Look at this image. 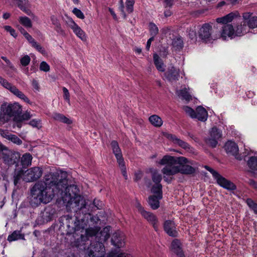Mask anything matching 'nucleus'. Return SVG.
<instances>
[{
	"label": "nucleus",
	"instance_id": "obj_59",
	"mask_svg": "<svg viewBox=\"0 0 257 257\" xmlns=\"http://www.w3.org/2000/svg\"><path fill=\"white\" fill-rule=\"evenodd\" d=\"M1 58L4 60L6 63L7 64H8V65L12 69V70H15V68L14 67V66H13V65L11 63V62L9 60H8L6 57H4V56H2L1 57Z\"/></svg>",
	"mask_w": 257,
	"mask_h": 257
},
{
	"label": "nucleus",
	"instance_id": "obj_37",
	"mask_svg": "<svg viewBox=\"0 0 257 257\" xmlns=\"http://www.w3.org/2000/svg\"><path fill=\"white\" fill-rule=\"evenodd\" d=\"M172 45L176 50H180L183 47V42L182 38L177 37L173 39Z\"/></svg>",
	"mask_w": 257,
	"mask_h": 257
},
{
	"label": "nucleus",
	"instance_id": "obj_42",
	"mask_svg": "<svg viewBox=\"0 0 257 257\" xmlns=\"http://www.w3.org/2000/svg\"><path fill=\"white\" fill-rule=\"evenodd\" d=\"M246 202L250 209L252 210L255 214H257V204L250 198L247 199Z\"/></svg>",
	"mask_w": 257,
	"mask_h": 257
},
{
	"label": "nucleus",
	"instance_id": "obj_18",
	"mask_svg": "<svg viewBox=\"0 0 257 257\" xmlns=\"http://www.w3.org/2000/svg\"><path fill=\"white\" fill-rule=\"evenodd\" d=\"M165 136L167 138L172 141L174 144L178 145L184 149H188L190 148V145L187 143L180 139L174 135L167 134Z\"/></svg>",
	"mask_w": 257,
	"mask_h": 257
},
{
	"label": "nucleus",
	"instance_id": "obj_8",
	"mask_svg": "<svg viewBox=\"0 0 257 257\" xmlns=\"http://www.w3.org/2000/svg\"><path fill=\"white\" fill-rule=\"evenodd\" d=\"M43 170L38 167H32L25 171L24 180L27 182H31L37 180L42 175Z\"/></svg>",
	"mask_w": 257,
	"mask_h": 257
},
{
	"label": "nucleus",
	"instance_id": "obj_11",
	"mask_svg": "<svg viewBox=\"0 0 257 257\" xmlns=\"http://www.w3.org/2000/svg\"><path fill=\"white\" fill-rule=\"evenodd\" d=\"M137 207L142 215L153 225L155 230L157 231L158 230V224L156 216L152 213L145 210L140 204L138 205Z\"/></svg>",
	"mask_w": 257,
	"mask_h": 257
},
{
	"label": "nucleus",
	"instance_id": "obj_13",
	"mask_svg": "<svg viewBox=\"0 0 257 257\" xmlns=\"http://www.w3.org/2000/svg\"><path fill=\"white\" fill-rule=\"evenodd\" d=\"M243 21L248 29L257 27V16H253L252 13H244L242 14Z\"/></svg>",
	"mask_w": 257,
	"mask_h": 257
},
{
	"label": "nucleus",
	"instance_id": "obj_44",
	"mask_svg": "<svg viewBox=\"0 0 257 257\" xmlns=\"http://www.w3.org/2000/svg\"><path fill=\"white\" fill-rule=\"evenodd\" d=\"M8 140L11 141L17 145H19L22 144V141L19 138H18L17 136L12 134H10Z\"/></svg>",
	"mask_w": 257,
	"mask_h": 257
},
{
	"label": "nucleus",
	"instance_id": "obj_22",
	"mask_svg": "<svg viewBox=\"0 0 257 257\" xmlns=\"http://www.w3.org/2000/svg\"><path fill=\"white\" fill-rule=\"evenodd\" d=\"M226 153L228 154L236 156L238 152V148L237 144L232 141H228L224 146Z\"/></svg>",
	"mask_w": 257,
	"mask_h": 257
},
{
	"label": "nucleus",
	"instance_id": "obj_29",
	"mask_svg": "<svg viewBox=\"0 0 257 257\" xmlns=\"http://www.w3.org/2000/svg\"><path fill=\"white\" fill-rule=\"evenodd\" d=\"M24 171L22 168L16 169L14 174V183L17 186L20 183L21 179L23 175L24 176Z\"/></svg>",
	"mask_w": 257,
	"mask_h": 257
},
{
	"label": "nucleus",
	"instance_id": "obj_27",
	"mask_svg": "<svg viewBox=\"0 0 257 257\" xmlns=\"http://www.w3.org/2000/svg\"><path fill=\"white\" fill-rule=\"evenodd\" d=\"M236 16L235 14L230 13L224 17L217 18L216 22L218 23L227 25L228 23L232 21Z\"/></svg>",
	"mask_w": 257,
	"mask_h": 257
},
{
	"label": "nucleus",
	"instance_id": "obj_2",
	"mask_svg": "<svg viewBox=\"0 0 257 257\" xmlns=\"http://www.w3.org/2000/svg\"><path fill=\"white\" fill-rule=\"evenodd\" d=\"M45 176V181H38L31 188V203L32 206H38L41 203L47 204L51 202L55 195H62L65 187L66 181L59 179V176L51 175V178Z\"/></svg>",
	"mask_w": 257,
	"mask_h": 257
},
{
	"label": "nucleus",
	"instance_id": "obj_54",
	"mask_svg": "<svg viewBox=\"0 0 257 257\" xmlns=\"http://www.w3.org/2000/svg\"><path fill=\"white\" fill-rule=\"evenodd\" d=\"M62 90L64 93V99L70 104V94L68 90L65 87H63Z\"/></svg>",
	"mask_w": 257,
	"mask_h": 257
},
{
	"label": "nucleus",
	"instance_id": "obj_43",
	"mask_svg": "<svg viewBox=\"0 0 257 257\" xmlns=\"http://www.w3.org/2000/svg\"><path fill=\"white\" fill-rule=\"evenodd\" d=\"M126 9L128 13H131L134 10V5L135 0H126Z\"/></svg>",
	"mask_w": 257,
	"mask_h": 257
},
{
	"label": "nucleus",
	"instance_id": "obj_21",
	"mask_svg": "<svg viewBox=\"0 0 257 257\" xmlns=\"http://www.w3.org/2000/svg\"><path fill=\"white\" fill-rule=\"evenodd\" d=\"M239 19L238 24L236 26L235 29L236 36H241L249 31L248 27L243 20L240 18Z\"/></svg>",
	"mask_w": 257,
	"mask_h": 257
},
{
	"label": "nucleus",
	"instance_id": "obj_45",
	"mask_svg": "<svg viewBox=\"0 0 257 257\" xmlns=\"http://www.w3.org/2000/svg\"><path fill=\"white\" fill-rule=\"evenodd\" d=\"M183 109L186 114L189 115L191 117L195 118V111L194 109L188 106H184L183 107Z\"/></svg>",
	"mask_w": 257,
	"mask_h": 257
},
{
	"label": "nucleus",
	"instance_id": "obj_31",
	"mask_svg": "<svg viewBox=\"0 0 257 257\" xmlns=\"http://www.w3.org/2000/svg\"><path fill=\"white\" fill-rule=\"evenodd\" d=\"M53 118L56 120L63 122L67 124H70L72 122V120H71L69 118H67L63 114L59 113H54Z\"/></svg>",
	"mask_w": 257,
	"mask_h": 257
},
{
	"label": "nucleus",
	"instance_id": "obj_17",
	"mask_svg": "<svg viewBox=\"0 0 257 257\" xmlns=\"http://www.w3.org/2000/svg\"><path fill=\"white\" fill-rule=\"evenodd\" d=\"M111 242L116 247H122L124 243L123 233L119 231L114 232L111 237Z\"/></svg>",
	"mask_w": 257,
	"mask_h": 257
},
{
	"label": "nucleus",
	"instance_id": "obj_20",
	"mask_svg": "<svg viewBox=\"0 0 257 257\" xmlns=\"http://www.w3.org/2000/svg\"><path fill=\"white\" fill-rule=\"evenodd\" d=\"M181 242L177 239H174L171 243V248L172 251L174 252L177 257H183L184 253L181 246Z\"/></svg>",
	"mask_w": 257,
	"mask_h": 257
},
{
	"label": "nucleus",
	"instance_id": "obj_33",
	"mask_svg": "<svg viewBox=\"0 0 257 257\" xmlns=\"http://www.w3.org/2000/svg\"><path fill=\"white\" fill-rule=\"evenodd\" d=\"M24 235L20 231H15L8 237V240L10 242L18 239H24Z\"/></svg>",
	"mask_w": 257,
	"mask_h": 257
},
{
	"label": "nucleus",
	"instance_id": "obj_28",
	"mask_svg": "<svg viewBox=\"0 0 257 257\" xmlns=\"http://www.w3.org/2000/svg\"><path fill=\"white\" fill-rule=\"evenodd\" d=\"M153 59L154 64L156 67L157 69L161 72H164L165 71V66L162 60L160 58L159 56L157 54H154L153 55Z\"/></svg>",
	"mask_w": 257,
	"mask_h": 257
},
{
	"label": "nucleus",
	"instance_id": "obj_12",
	"mask_svg": "<svg viewBox=\"0 0 257 257\" xmlns=\"http://www.w3.org/2000/svg\"><path fill=\"white\" fill-rule=\"evenodd\" d=\"M20 159L21 154L18 152H10L8 154H4L3 157L5 164L10 166L15 165L16 167L19 166Z\"/></svg>",
	"mask_w": 257,
	"mask_h": 257
},
{
	"label": "nucleus",
	"instance_id": "obj_14",
	"mask_svg": "<svg viewBox=\"0 0 257 257\" xmlns=\"http://www.w3.org/2000/svg\"><path fill=\"white\" fill-rule=\"evenodd\" d=\"M220 36L223 40H225L227 37H235L236 35L233 26L231 24L224 25L222 27Z\"/></svg>",
	"mask_w": 257,
	"mask_h": 257
},
{
	"label": "nucleus",
	"instance_id": "obj_52",
	"mask_svg": "<svg viewBox=\"0 0 257 257\" xmlns=\"http://www.w3.org/2000/svg\"><path fill=\"white\" fill-rule=\"evenodd\" d=\"M92 205L95 207L97 209H101L103 206V203L99 200L95 199H94Z\"/></svg>",
	"mask_w": 257,
	"mask_h": 257
},
{
	"label": "nucleus",
	"instance_id": "obj_38",
	"mask_svg": "<svg viewBox=\"0 0 257 257\" xmlns=\"http://www.w3.org/2000/svg\"><path fill=\"white\" fill-rule=\"evenodd\" d=\"M20 23L26 28H30L32 27L31 20L27 17H21L19 18Z\"/></svg>",
	"mask_w": 257,
	"mask_h": 257
},
{
	"label": "nucleus",
	"instance_id": "obj_60",
	"mask_svg": "<svg viewBox=\"0 0 257 257\" xmlns=\"http://www.w3.org/2000/svg\"><path fill=\"white\" fill-rule=\"evenodd\" d=\"M32 85L33 87V88L37 90V91H39V83L38 82V81L35 79H33V81H32Z\"/></svg>",
	"mask_w": 257,
	"mask_h": 257
},
{
	"label": "nucleus",
	"instance_id": "obj_24",
	"mask_svg": "<svg viewBox=\"0 0 257 257\" xmlns=\"http://www.w3.org/2000/svg\"><path fill=\"white\" fill-rule=\"evenodd\" d=\"M195 115V118H197L202 121H205L207 119L208 113L203 107L199 106L196 109Z\"/></svg>",
	"mask_w": 257,
	"mask_h": 257
},
{
	"label": "nucleus",
	"instance_id": "obj_51",
	"mask_svg": "<svg viewBox=\"0 0 257 257\" xmlns=\"http://www.w3.org/2000/svg\"><path fill=\"white\" fill-rule=\"evenodd\" d=\"M40 69L42 71L47 72L50 71V66L45 61H42L40 65Z\"/></svg>",
	"mask_w": 257,
	"mask_h": 257
},
{
	"label": "nucleus",
	"instance_id": "obj_64",
	"mask_svg": "<svg viewBox=\"0 0 257 257\" xmlns=\"http://www.w3.org/2000/svg\"><path fill=\"white\" fill-rule=\"evenodd\" d=\"M248 184L254 188H257V182L252 179H249Z\"/></svg>",
	"mask_w": 257,
	"mask_h": 257
},
{
	"label": "nucleus",
	"instance_id": "obj_55",
	"mask_svg": "<svg viewBox=\"0 0 257 257\" xmlns=\"http://www.w3.org/2000/svg\"><path fill=\"white\" fill-rule=\"evenodd\" d=\"M32 47H34L38 51L40 52L42 54L45 53V49L38 43L35 42V44H34L32 45Z\"/></svg>",
	"mask_w": 257,
	"mask_h": 257
},
{
	"label": "nucleus",
	"instance_id": "obj_26",
	"mask_svg": "<svg viewBox=\"0 0 257 257\" xmlns=\"http://www.w3.org/2000/svg\"><path fill=\"white\" fill-rule=\"evenodd\" d=\"M20 159L21 164L22 166V169H26L31 165L32 156L29 153H26L23 155Z\"/></svg>",
	"mask_w": 257,
	"mask_h": 257
},
{
	"label": "nucleus",
	"instance_id": "obj_61",
	"mask_svg": "<svg viewBox=\"0 0 257 257\" xmlns=\"http://www.w3.org/2000/svg\"><path fill=\"white\" fill-rule=\"evenodd\" d=\"M51 20L53 25H54L56 26H59V24L60 23L58 19L55 16H52L51 17Z\"/></svg>",
	"mask_w": 257,
	"mask_h": 257
},
{
	"label": "nucleus",
	"instance_id": "obj_56",
	"mask_svg": "<svg viewBox=\"0 0 257 257\" xmlns=\"http://www.w3.org/2000/svg\"><path fill=\"white\" fill-rule=\"evenodd\" d=\"M11 133H10L8 131L4 130L2 129H0V135L3 137L7 140H8L9 136Z\"/></svg>",
	"mask_w": 257,
	"mask_h": 257
},
{
	"label": "nucleus",
	"instance_id": "obj_36",
	"mask_svg": "<svg viewBox=\"0 0 257 257\" xmlns=\"http://www.w3.org/2000/svg\"><path fill=\"white\" fill-rule=\"evenodd\" d=\"M247 165L251 170L257 171V157H250L247 161Z\"/></svg>",
	"mask_w": 257,
	"mask_h": 257
},
{
	"label": "nucleus",
	"instance_id": "obj_6",
	"mask_svg": "<svg viewBox=\"0 0 257 257\" xmlns=\"http://www.w3.org/2000/svg\"><path fill=\"white\" fill-rule=\"evenodd\" d=\"M206 170L208 171L212 175L213 177L218 185L221 187L225 188L228 190H235L236 189V187L232 182L227 180L217 171H215L212 168H210L208 166L205 165L203 167Z\"/></svg>",
	"mask_w": 257,
	"mask_h": 257
},
{
	"label": "nucleus",
	"instance_id": "obj_4",
	"mask_svg": "<svg viewBox=\"0 0 257 257\" xmlns=\"http://www.w3.org/2000/svg\"><path fill=\"white\" fill-rule=\"evenodd\" d=\"M162 165H165L162 172L167 176H173L178 173L185 175H192L195 172V169L189 164L193 165V161H189L184 157H176L165 155L159 162Z\"/></svg>",
	"mask_w": 257,
	"mask_h": 257
},
{
	"label": "nucleus",
	"instance_id": "obj_62",
	"mask_svg": "<svg viewBox=\"0 0 257 257\" xmlns=\"http://www.w3.org/2000/svg\"><path fill=\"white\" fill-rule=\"evenodd\" d=\"M154 38L153 37H151L147 41V45H146V49L147 50H149L152 41L154 40Z\"/></svg>",
	"mask_w": 257,
	"mask_h": 257
},
{
	"label": "nucleus",
	"instance_id": "obj_35",
	"mask_svg": "<svg viewBox=\"0 0 257 257\" xmlns=\"http://www.w3.org/2000/svg\"><path fill=\"white\" fill-rule=\"evenodd\" d=\"M152 193L157 194L159 198H162V186L161 184H155L151 189Z\"/></svg>",
	"mask_w": 257,
	"mask_h": 257
},
{
	"label": "nucleus",
	"instance_id": "obj_50",
	"mask_svg": "<svg viewBox=\"0 0 257 257\" xmlns=\"http://www.w3.org/2000/svg\"><path fill=\"white\" fill-rule=\"evenodd\" d=\"M107 257H132L130 254L125 253H116L115 252L109 253Z\"/></svg>",
	"mask_w": 257,
	"mask_h": 257
},
{
	"label": "nucleus",
	"instance_id": "obj_53",
	"mask_svg": "<svg viewBox=\"0 0 257 257\" xmlns=\"http://www.w3.org/2000/svg\"><path fill=\"white\" fill-rule=\"evenodd\" d=\"M4 28L5 30H6L7 32H9L10 33V34L14 37L16 38L17 36L15 30L13 28H12V27L10 26H5L4 27Z\"/></svg>",
	"mask_w": 257,
	"mask_h": 257
},
{
	"label": "nucleus",
	"instance_id": "obj_15",
	"mask_svg": "<svg viewBox=\"0 0 257 257\" xmlns=\"http://www.w3.org/2000/svg\"><path fill=\"white\" fill-rule=\"evenodd\" d=\"M164 229L169 236H177L178 232L176 231L175 224L174 221L170 220L165 221L164 223Z\"/></svg>",
	"mask_w": 257,
	"mask_h": 257
},
{
	"label": "nucleus",
	"instance_id": "obj_5",
	"mask_svg": "<svg viewBox=\"0 0 257 257\" xmlns=\"http://www.w3.org/2000/svg\"><path fill=\"white\" fill-rule=\"evenodd\" d=\"M22 111V106L17 102L2 104L1 107L0 122L4 124L8 122L12 117L14 121H16Z\"/></svg>",
	"mask_w": 257,
	"mask_h": 257
},
{
	"label": "nucleus",
	"instance_id": "obj_9",
	"mask_svg": "<svg viewBox=\"0 0 257 257\" xmlns=\"http://www.w3.org/2000/svg\"><path fill=\"white\" fill-rule=\"evenodd\" d=\"M222 137V132L216 127H213L210 131V136L206 139V142L212 148L216 147L218 141Z\"/></svg>",
	"mask_w": 257,
	"mask_h": 257
},
{
	"label": "nucleus",
	"instance_id": "obj_57",
	"mask_svg": "<svg viewBox=\"0 0 257 257\" xmlns=\"http://www.w3.org/2000/svg\"><path fill=\"white\" fill-rule=\"evenodd\" d=\"M135 181L138 182L142 179L143 177V172L141 171H138L135 173Z\"/></svg>",
	"mask_w": 257,
	"mask_h": 257
},
{
	"label": "nucleus",
	"instance_id": "obj_16",
	"mask_svg": "<svg viewBox=\"0 0 257 257\" xmlns=\"http://www.w3.org/2000/svg\"><path fill=\"white\" fill-rule=\"evenodd\" d=\"M69 26L73 30V32L76 36L82 41H86L87 37L85 32L72 19L70 21Z\"/></svg>",
	"mask_w": 257,
	"mask_h": 257
},
{
	"label": "nucleus",
	"instance_id": "obj_58",
	"mask_svg": "<svg viewBox=\"0 0 257 257\" xmlns=\"http://www.w3.org/2000/svg\"><path fill=\"white\" fill-rule=\"evenodd\" d=\"M25 38L28 41V42L31 44V46L35 44V40L32 38V37L29 34H25Z\"/></svg>",
	"mask_w": 257,
	"mask_h": 257
},
{
	"label": "nucleus",
	"instance_id": "obj_30",
	"mask_svg": "<svg viewBox=\"0 0 257 257\" xmlns=\"http://www.w3.org/2000/svg\"><path fill=\"white\" fill-rule=\"evenodd\" d=\"M159 197L154 195L149 198L148 203L153 209H157L160 206V202Z\"/></svg>",
	"mask_w": 257,
	"mask_h": 257
},
{
	"label": "nucleus",
	"instance_id": "obj_49",
	"mask_svg": "<svg viewBox=\"0 0 257 257\" xmlns=\"http://www.w3.org/2000/svg\"><path fill=\"white\" fill-rule=\"evenodd\" d=\"M73 13L78 18L80 19H84L85 17L83 13L80 10L77 8H74L72 11Z\"/></svg>",
	"mask_w": 257,
	"mask_h": 257
},
{
	"label": "nucleus",
	"instance_id": "obj_32",
	"mask_svg": "<svg viewBox=\"0 0 257 257\" xmlns=\"http://www.w3.org/2000/svg\"><path fill=\"white\" fill-rule=\"evenodd\" d=\"M151 123L156 127H160L163 124V121L160 117L157 115H153L149 118Z\"/></svg>",
	"mask_w": 257,
	"mask_h": 257
},
{
	"label": "nucleus",
	"instance_id": "obj_7",
	"mask_svg": "<svg viewBox=\"0 0 257 257\" xmlns=\"http://www.w3.org/2000/svg\"><path fill=\"white\" fill-rule=\"evenodd\" d=\"M0 84L6 89L9 90L14 95L16 96L20 99L23 100L25 102L32 104V102L23 93V92L20 91L17 87L13 85L12 83L9 82L6 79L0 76Z\"/></svg>",
	"mask_w": 257,
	"mask_h": 257
},
{
	"label": "nucleus",
	"instance_id": "obj_46",
	"mask_svg": "<svg viewBox=\"0 0 257 257\" xmlns=\"http://www.w3.org/2000/svg\"><path fill=\"white\" fill-rule=\"evenodd\" d=\"M119 165V167L120 168V170L121 171L122 175L124 177L125 179H127V175H126V168L125 166V163L124 160L121 161L120 162H117Z\"/></svg>",
	"mask_w": 257,
	"mask_h": 257
},
{
	"label": "nucleus",
	"instance_id": "obj_47",
	"mask_svg": "<svg viewBox=\"0 0 257 257\" xmlns=\"http://www.w3.org/2000/svg\"><path fill=\"white\" fill-rule=\"evenodd\" d=\"M41 122V121L40 119H34L31 120L29 122V124L34 127H36L38 129H40L42 127Z\"/></svg>",
	"mask_w": 257,
	"mask_h": 257
},
{
	"label": "nucleus",
	"instance_id": "obj_34",
	"mask_svg": "<svg viewBox=\"0 0 257 257\" xmlns=\"http://www.w3.org/2000/svg\"><path fill=\"white\" fill-rule=\"evenodd\" d=\"M151 177L153 182L155 184H160V182L162 179V175L156 170H151Z\"/></svg>",
	"mask_w": 257,
	"mask_h": 257
},
{
	"label": "nucleus",
	"instance_id": "obj_41",
	"mask_svg": "<svg viewBox=\"0 0 257 257\" xmlns=\"http://www.w3.org/2000/svg\"><path fill=\"white\" fill-rule=\"evenodd\" d=\"M32 116V114H31L30 112L26 111L23 114H22V113L20 114V115H19V117H18L16 121L21 122L23 120H28L30 119Z\"/></svg>",
	"mask_w": 257,
	"mask_h": 257
},
{
	"label": "nucleus",
	"instance_id": "obj_25",
	"mask_svg": "<svg viewBox=\"0 0 257 257\" xmlns=\"http://www.w3.org/2000/svg\"><path fill=\"white\" fill-rule=\"evenodd\" d=\"M53 214V209L50 207H47L42 212V217L44 221L48 222L52 220Z\"/></svg>",
	"mask_w": 257,
	"mask_h": 257
},
{
	"label": "nucleus",
	"instance_id": "obj_48",
	"mask_svg": "<svg viewBox=\"0 0 257 257\" xmlns=\"http://www.w3.org/2000/svg\"><path fill=\"white\" fill-rule=\"evenodd\" d=\"M31 58L28 55H25L24 57H23L21 60V64L23 66H26L28 65L30 62Z\"/></svg>",
	"mask_w": 257,
	"mask_h": 257
},
{
	"label": "nucleus",
	"instance_id": "obj_39",
	"mask_svg": "<svg viewBox=\"0 0 257 257\" xmlns=\"http://www.w3.org/2000/svg\"><path fill=\"white\" fill-rule=\"evenodd\" d=\"M179 95L180 96L182 99L187 101H190L192 99L191 95L189 93L186 88L180 90Z\"/></svg>",
	"mask_w": 257,
	"mask_h": 257
},
{
	"label": "nucleus",
	"instance_id": "obj_23",
	"mask_svg": "<svg viewBox=\"0 0 257 257\" xmlns=\"http://www.w3.org/2000/svg\"><path fill=\"white\" fill-rule=\"evenodd\" d=\"M110 145L113 153L117 160V162H119L121 161L124 160L118 143L116 141H112Z\"/></svg>",
	"mask_w": 257,
	"mask_h": 257
},
{
	"label": "nucleus",
	"instance_id": "obj_40",
	"mask_svg": "<svg viewBox=\"0 0 257 257\" xmlns=\"http://www.w3.org/2000/svg\"><path fill=\"white\" fill-rule=\"evenodd\" d=\"M149 30L152 37H155L159 32V29L156 24L153 23H149Z\"/></svg>",
	"mask_w": 257,
	"mask_h": 257
},
{
	"label": "nucleus",
	"instance_id": "obj_1",
	"mask_svg": "<svg viewBox=\"0 0 257 257\" xmlns=\"http://www.w3.org/2000/svg\"><path fill=\"white\" fill-rule=\"evenodd\" d=\"M64 179L66 183L61 195L63 201L67 202V210L75 213L73 216H65L67 234L82 231L85 227H88L85 231L86 235H81V240H85L88 236L95 235L99 230L98 223L100 219L97 215L90 213V206L86 204L84 197L79 194V190L77 186L75 185L67 186V180Z\"/></svg>",
	"mask_w": 257,
	"mask_h": 257
},
{
	"label": "nucleus",
	"instance_id": "obj_19",
	"mask_svg": "<svg viewBox=\"0 0 257 257\" xmlns=\"http://www.w3.org/2000/svg\"><path fill=\"white\" fill-rule=\"evenodd\" d=\"M179 76V70L173 66L170 67L166 73V78L170 81L178 80Z\"/></svg>",
	"mask_w": 257,
	"mask_h": 257
},
{
	"label": "nucleus",
	"instance_id": "obj_63",
	"mask_svg": "<svg viewBox=\"0 0 257 257\" xmlns=\"http://www.w3.org/2000/svg\"><path fill=\"white\" fill-rule=\"evenodd\" d=\"M190 38L192 40L196 39V32L194 31H190L188 34Z\"/></svg>",
	"mask_w": 257,
	"mask_h": 257
},
{
	"label": "nucleus",
	"instance_id": "obj_10",
	"mask_svg": "<svg viewBox=\"0 0 257 257\" xmlns=\"http://www.w3.org/2000/svg\"><path fill=\"white\" fill-rule=\"evenodd\" d=\"M212 27L209 24H204L198 31V37L203 42L207 43L212 40L211 37Z\"/></svg>",
	"mask_w": 257,
	"mask_h": 257
},
{
	"label": "nucleus",
	"instance_id": "obj_3",
	"mask_svg": "<svg viewBox=\"0 0 257 257\" xmlns=\"http://www.w3.org/2000/svg\"><path fill=\"white\" fill-rule=\"evenodd\" d=\"M87 228L88 227H85L82 231H79L71 233V234H73V236L75 238L80 234V237L75 239V245L77 247H80L84 245L85 242L89 240L90 238L93 237H95L96 239L98 238L95 242L90 243L87 248V253L89 257H103L105 253L103 242L106 241L110 236L107 228H103V230L100 232H99L100 231L99 230L95 235L88 236L87 239L82 240H81V235H86L85 231Z\"/></svg>",
	"mask_w": 257,
	"mask_h": 257
}]
</instances>
